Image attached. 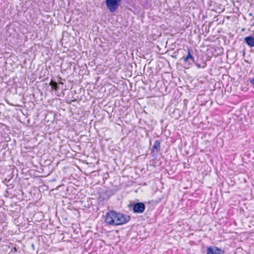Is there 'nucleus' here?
Returning <instances> with one entry per match:
<instances>
[{"instance_id": "obj_1", "label": "nucleus", "mask_w": 254, "mask_h": 254, "mask_svg": "<svg viewBox=\"0 0 254 254\" xmlns=\"http://www.w3.org/2000/svg\"><path fill=\"white\" fill-rule=\"evenodd\" d=\"M130 217L115 210H109L105 216V222L110 225L118 226L127 223Z\"/></svg>"}, {"instance_id": "obj_2", "label": "nucleus", "mask_w": 254, "mask_h": 254, "mask_svg": "<svg viewBox=\"0 0 254 254\" xmlns=\"http://www.w3.org/2000/svg\"><path fill=\"white\" fill-rule=\"evenodd\" d=\"M128 208H132L134 213L140 214L143 213L145 209V205L143 202H137L130 203L128 205Z\"/></svg>"}, {"instance_id": "obj_3", "label": "nucleus", "mask_w": 254, "mask_h": 254, "mask_svg": "<svg viewBox=\"0 0 254 254\" xmlns=\"http://www.w3.org/2000/svg\"><path fill=\"white\" fill-rule=\"evenodd\" d=\"M122 0H106V4L111 12L115 11L120 5Z\"/></svg>"}, {"instance_id": "obj_4", "label": "nucleus", "mask_w": 254, "mask_h": 254, "mask_svg": "<svg viewBox=\"0 0 254 254\" xmlns=\"http://www.w3.org/2000/svg\"><path fill=\"white\" fill-rule=\"evenodd\" d=\"M181 60H183L184 65L185 68L188 69L191 67V64L188 62V60H193V56L191 55L189 48L188 49L187 56L186 57H183Z\"/></svg>"}, {"instance_id": "obj_5", "label": "nucleus", "mask_w": 254, "mask_h": 254, "mask_svg": "<svg viewBox=\"0 0 254 254\" xmlns=\"http://www.w3.org/2000/svg\"><path fill=\"white\" fill-rule=\"evenodd\" d=\"M224 251L217 247H209L207 248V254H224Z\"/></svg>"}, {"instance_id": "obj_6", "label": "nucleus", "mask_w": 254, "mask_h": 254, "mask_svg": "<svg viewBox=\"0 0 254 254\" xmlns=\"http://www.w3.org/2000/svg\"><path fill=\"white\" fill-rule=\"evenodd\" d=\"M244 41L250 47H254V37L252 36L246 37L244 38Z\"/></svg>"}, {"instance_id": "obj_7", "label": "nucleus", "mask_w": 254, "mask_h": 254, "mask_svg": "<svg viewBox=\"0 0 254 254\" xmlns=\"http://www.w3.org/2000/svg\"><path fill=\"white\" fill-rule=\"evenodd\" d=\"M49 85L51 86L52 89L56 91H58L59 89V86L57 82L51 80Z\"/></svg>"}, {"instance_id": "obj_8", "label": "nucleus", "mask_w": 254, "mask_h": 254, "mask_svg": "<svg viewBox=\"0 0 254 254\" xmlns=\"http://www.w3.org/2000/svg\"><path fill=\"white\" fill-rule=\"evenodd\" d=\"M160 142L158 140L155 141L154 145L152 146V149L151 150L152 153L154 151V150H156L157 151H158L160 150Z\"/></svg>"}, {"instance_id": "obj_9", "label": "nucleus", "mask_w": 254, "mask_h": 254, "mask_svg": "<svg viewBox=\"0 0 254 254\" xmlns=\"http://www.w3.org/2000/svg\"><path fill=\"white\" fill-rule=\"evenodd\" d=\"M194 63L195 64V65L199 68H204L206 66V63L205 62H203L202 64H199L195 61Z\"/></svg>"}, {"instance_id": "obj_10", "label": "nucleus", "mask_w": 254, "mask_h": 254, "mask_svg": "<svg viewBox=\"0 0 254 254\" xmlns=\"http://www.w3.org/2000/svg\"><path fill=\"white\" fill-rule=\"evenodd\" d=\"M250 83L252 86L254 88V78L252 79H250Z\"/></svg>"}, {"instance_id": "obj_11", "label": "nucleus", "mask_w": 254, "mask_h": 254, "mask_svg": "<svg viewBox=\"0 0 254 254\" xmlns=\"http://www.w3.org/2000/svg\"><path fill=\"white\" fill-rule=\"evenodd\" d=\"M188 62L191 64V66L192 65V63H194L195 62L194 58L193 57V60H189Z\"/></svg>"}, {"instance_id": "obj_12", "label": "nucleus", "mask_w": 254, "mask_h": 254, "mask_svg": "<svg viewBox=\"0 0 254 254\" xmlns=\"http://www.w3.org/2000/svg\"><path fill=\"white\" fill-rule=\"evenodd\" d=\"M13 252H16V251H17V250H16V248H15V247H14V248H13Z\"/></svg>"}, {"instance_id": "obj_13", "label": "nucleus", "mask_w": 254, "mask_h": 254, "mask_svg": "<svg viewBox=\"0 0 254 254\" xmlns=\"http://www.w3.org/2000/svg\"><path fill=\"white\" fill-rule=\"evenodd\" d=\"M59 84H60V85H63L64 84L63 82H59Z\"/></svg>"}, {"instance_id": "obj_14", "label": "nucleus", "mask_w": 254, "mask_h": 254, "mask_svg": "<svg viewBox=\"0 0 254 254\" xmlns=\"http://www.w3.org/2000/svg\"><path fill=\"white\" fill-rule=\"evenodd\" d=\"M249 15L250 16H253V15H252V13H250L249 14Z\"/></svg>"}]
</instances>
